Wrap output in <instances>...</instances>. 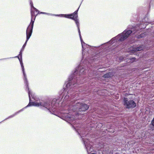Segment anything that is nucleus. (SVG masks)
I'll return each instance as SVG.
<instances>
[{"instance_id":"obj_3","label":"nucleus","mask_w":154,"mask_h":154,"mask_svg":"<svg viewBox=\"0 0 154 154\" xmlns=\"http://www.w3.org/2000/svg\"><path fill=\"white\" fill-rule=\"evenodd\" d=\"M17 57L20 63V64H21V67L22 68V70L23 72V74L24 76V82L26 84V90L27 89V91H28V93L29 95V102L28 104L25 107H24L23 108L20 109V110H19L18 112L15 113L13 114V115H11V116H9V117L6 118L5 120H6L7 119H8L10 118H11L12 117H13L15 115L19 113L21 111H22L23 110L24 108H26L27 107L29 106L30 105L31 103V102L32 101H33V100H32V99L31 98V96H32V95L33 94L32 93V92H31L29 90V88L28 86V81L27 80V79H26V76L25 74V71H24V66L23 65V63H22V59H20L19 57L18 56H16L15 57ZM12 58H14V57H13Z\"/></svg>"},{"instance_id":"obj_7","label":"nucleus","mask_w":154,"mask_h":154,"mask_svg":"<svg viewBox=\"0 0 154 154\" xmlns=\"http://www.w3.org/2000/svg\"><path fill=\"white\" fill-rule=\"evenodd\" d=\"M75 21V23L77 25V26L78 27L80 39V40L81 42L82 47V55L83 56L84 53H85V51H87L88 49H86L85 47L88 48L89 47V46L87 45V44H85L83 41V40L82 39V37L81 35V32L79 29V20L77 19V18H75L74 20H73Z\"/></svg>"},{"instance_id":"obj_18","label":"nucleus","mask_w":154,"mask_h":154,"mask_svg":"<svg viewBox=\"0 0 154 154\" xmlns=\"http://www.w3.org/2000/svg\"><path fill=\"white\" fill-rule=\"evenodd\" d=\"M145 35V34L144 33H142L141 34H140V35H139L137 37L138 38H142L143 37H144V35Z\"/></svg>"},{"instance_id":"obj_10","label":"nucleus","mask_w":154,"mask_h":154,"mask_svg":"<svg viewBox=\"0 0 154 154\" xmlns=\"http://www.w3.org/2000/svg\"><path fill=\"white\" fill-rule=\"evenodd\" d=\"M84 144L88 153L93 151V149L92 148L91 145L88 144L87 142L84 141Z\"/></svg>"},{"instance_id":"obj_9","label":"nucleus","mask_w":154,"mask_h":154,"mask_svg":"<svg viewBox=\"0 0 154 154\" xmlns=\"http://www.w3.org/2000/svg\"><path fill=\"white\" fill-rule=\"evenodd\" d=\"M86 69L84 67H82L80 65L77 68H76L75 71L73 73V75L75 76L76 74H79V76L81 74H84L85 73V70Z\"/></svg>"},{"instance_id":"obj_1","label":"nucleus","mask_w":154,"mask_h":154,"mask_svg":"<svg viewBox=\"0 0 154 154\" xmlns=\"http://www.w3.org/2000/svg\"><path fill=\"white\" fill-rule=\"evenodd\" d=\"M64 90L61 95L59 99H54L51 102V105L50 102L49 101L42 102H37L36 101V98L35 97L34 94L32 95V96H31L32 100L31 103V105L29 106H34L37 107H39L43 109L47 110L50 112L51 111L53 112L56 111V108L59 105V103L62 100H63V102L65 103L64 102L66 101H67L69 103L70 102L69 105H66L64 107L63 110L61 112L62 114L61 118L63 120H65L69 123L72 124L76 119V118L73 115L71 116L70 114L68 112L69 111L66 110L67 109H69L70 110H72V108H73V105H72L69 106L71 103V101L74 103L75 100H76V98H74L75 97L78 96L77 93L75 94L72 91V89L69 88H67L66 87L64 88Z\"/></svg>"},{"instance_id":"obj_4","label":"nucleus","mask_w":154,"mask_h":154,"mask_svg":"<svg viewBox=\"0 0 154 154\" xmlns=\"http://www.w3.org/2000/svg\"><path fill=\"white\" fill-rule=\"evenodd\" d=\"M139 29L140 28L136 27L134 28V30H133L126 29L122 33L113 38L111 41L117 39L118 41L122 42L127 38L132 32L135 33L136 31L139 30Z\"/></svg>"},{"instance_id":"obj_8","label":"nucleus","mask_w":154,"mask_h":154,"mask_svg":"<svg viewBox=\"0 0 154 154\" xmlns=\"http://www.w3.org/2000/svg\"><path fill=\"white\" fill-rule=\"evenodd\" d=\"M124 104L128 108H134L136 106V103L133 100H128L127 98H124Z\"/></svg>"},{"instance_id":"obj_21","label":"nucleus","mask_w":154,"mask_h":154,"mask_svg":"<svg viewBox=\"0 0 154 154\" xmlns=\"http://www.w3.org/2000/svg\"><path fill=\"white\" fill-rule=\"evenodd\" d=\"M77 115H79L82 114L81 113H80L79 112H78L77 113Z\"/></svg>"},{"instance_id":"obj_11","label":"nucleus","mask_w":154,"mask_h":154,"mask_svg":"<svg viewBox=\"0 0 154 154\" xmlns=\"http://www.w3.org/2000/svg\"><path fill=\"white\" fill-rule=\"evenodd\" d=\"M79 8L77 10L75 11L74 13L72 14H70L71 15V16H70V19H72V20H74L75 18H77L78 17V15L77 13L78 11L79 10Z\"/></svg>"},{"instance_id":"obj_14","label":"nucleus","mask_w":154,"mask_h":154,"mask_svg":"<svg viewBox=\"0 0 154 154\" xmlns=\"http://www.w3.org/2000/svg\"><path fill=\"white\" fill-rule=\"evenodd\" d=\"M143 49V47L141 46L136 48H133L132 50L134 51H138L141 50Z\"/></svg>"},{"instance_id":"obj_16","label":"nucleus","mask_w":154,"mask_h":154,"mask_svg":"<svg viewBox=\"0 0 154 154\" xmlns=\"http://www.w3.org/2000/svg\"><path fill=\"white\" fill-rule=\"evenodd\" d=\"M77 131V132H78L79 134H80V135L81 136V137L82 138V139L83 141L84 142V141H86V142H88V144H90V143H88V142L90 141V140L89 139V137H88V139H87V140H84V138H83V137H84L83 135H82V136L80 134V133L79 132V131Z\"/></svg>"},{"instance_id":"obj_13","label":"nucleus","mask_w":154,"mask_h":154,"mask_svg":"<svg viewBox=\"0 0 154 154\" xmlns=\"http://www.w3.org/2000/svg\"><path fill=\"white\" fill-rule=\"evenodd\" d=\"M112 38L111 39V40H110V41H109L108 43L106 44L105 45H108V46H109V44H111V45H112L115 42L118 43L119 42H120V41H118V40L116 39V40H114L112 41H111V40Z\"/></svg>"},{"instance_id":"obj_15","label":"nucleus","mask_w":154,"mask_h":154,"mask_svg":"<svg viewBox=\"0 0 154 154\" xmlns=\"http://www.w3.org/2000/svg\"><path fill=\"white\" fill-rule=\"evenodd\" d=\"M111 76V73L110 72H109V73H108L107 74H105V75H103V77L104 78H106L110 77Z\"/></svg>"},{"instance_id":"obj_2","label":"nucleus","mask_w":154,"mask_h":154,"mask_svg":"<svg viewBox=\"0 0 154 154\" xmlns=\"http://www.w3.org/2000/svg\"><path fill=\"white\" fill-rule=\"evenodd\" d=\"M30 4L31 8V13L32 18L30 24L28 27L26 31V39L25 43L23 45L21 49L23 51V49L25 47L27 41L31 35L32 32L34 23L35 20V17H34L35 12L32 10V9L33 8L36 12H39V11L33 6V3L31 0L30 1Z\"/></svg>"},{"instance_id":"obj_5","label":"nucleus","mask_w":154,"mask_h":154,"mask_svg":"<svg viewBox=\"0 0 154 154\" xmlns=\"http://www.w3.org/2000/svg\"><path fill=\"white\" fill-rule=\"evenodd\" d=\"M72 104L73 105V108H72V111H78V112L85 111L88 109L89 108L88 105L82 103H81L77 101H74V103L71 101L70 106Z\"/></svg>"},{"instance_id":"obj_17","label":"nucleus","mask_w":154,"mask_h":154,"mask_svg":"<svg viewBox=\"0 0 154 154\" xmlns=\"http://www.w3.org/2000/svg\"><path fill=\"white\" fill-rule=\"evenodd\" d=\"M40 14H47L48 15H51V16H55V15L56 14H54L49 13H45V12H41L40 13Z\"/></svg>"},{"instance_id":"obj_12","label":"nucleus","mask_w":154,"mask_h":154,"mask_svg":"<svg viewBox=\"0 0 154 154\" xmlns=\"http://www.w3.org/2000/svg\"><path fill=\"white\" fill-rule=\"evenodd\" d=\"M71 16V14H57L55 15V16H60L61 17H65V18H70V16Z\"/></svg>"},{"instance_id":"obj_20","label":"nucleus","mask_w":154,"mask_h":154,"mask_svg":"<svg viewBox=\"0 0 154 154\" xmlns=\"http://www.w3.org/2000/svg\"><path fill=\"white\" fill-rule=\"evenodd\" d=\"M151 123L152 125L153 126H154V118L153 119V120L152 121Z\"/></svg>"},{"instance_id":"obj_19","label":"nucleus","mask_w":154,"mask_h":154,"mask_svg":"<svg viewBox=\"0 0 154 154\" xmlns=\"http://www.w3.org/2000/svg\"><path fill=\"white\" fill-rule=\"evenodd\" d=\"M23 51L22 50V49H21V51L20 52L19 54V56H20V58L21 59H22V52Z\"/></svg>"},{"instance_id":"obj_22","label":"nucleus","mask_w":154,"mask_h":154,"mask_svg":"<svg viewBox=\"0 0 154 154\" xmlns=\"http://www.w3.org/2000/svg\"><path fill=\"white\" fill-rule=\"evenodd\" d=\"M73 127L74 128V129L76 131L77 130V129L76 128V127L75 126H73Z\"/></svg>"},{"instance_id":"obj_6","label":"nucleus","mask_w":154,"mask_h":154,"mask_svg":"<svg viewBox=\"0 0 154 154\" xmlns=\"http://www.w3.org/2000/svg\"><path fill=\"white\" fill-rule=\"evenodd\" d=\"M72 76L71 77L72 78ZM80 77L79 78L76 77L75 78V77L73 79V82H71L70 81L72 80V78L70 79V77L69 78V82L67 83L65 82L66 84V87L67 88H69L72 89V88L73 87H75L77 84L79 85L83 83V81H82L81 82Z\"/></svg>"},{"instance_id":"obj_23","label":"nucleus","mask_w":154,"mask_h":154,"mask_svg":"<svg viewBox=\"0 0 154 154\" xmlns=\"http://www.w3.org/2000/svg\"><path fill=\"white\" fill-rule=\"evenodd\" d=\"M96 154L94 153H92V154Z\"/></svg>"}]
</instances>
